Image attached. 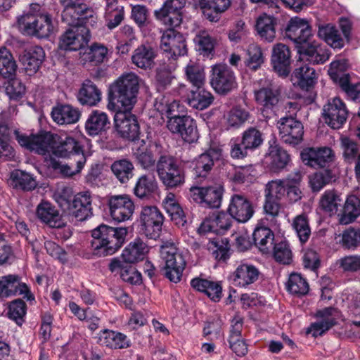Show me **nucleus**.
<instances>
[{
    "mask_svg": "<svg viewBox=\"0 0 360 360\" xmlns=\"http://www.w3.org/2000/svg\"><path fill=\"white\" fill-rule=\"evenodd\" d=\"M157 188L158 184L155 178L144 174L138 179L134 188V193L138 198L142 199L152 195Z\"/></svg>",
    "mask_w": 360,
    "mask_h": 360,
    "instance_id": "3c124183",
    "label": "nucleus"
},
{
    "mask_svg": "<svg viewBox=\"0 0 360 360\" xmlns=\"http://www.w3.org/2000/svg\"><path fill=\"white\" fill-rule=\"evenodd\" d=\"M360 215V200L352 195L347 198L339 221L342 224H348L354 221Z\"/></svg>",
    "mask_w": 360,
    "mask_h": 360,
    "instance_id": "09e8293b",
    "label": "nucleus"
},
{
    "mask_svg": "<svg viewBox=\"0 0 360 360\" xmlns=\"http://www.w3.org/2000/svg\"><path fill=\"white\" fill-rule=\"evenodd\" d=\"M155 56V52L153 47L150 45L142 44L134 50L131 60L138 68L146 70L153 66Z\"/></svg>",
    "mask_w": 360,
    "mask_h": 360,
    "instance_id": "ea45409f",
    "label": "nucleus"
},
{
    "mask_svg": "<svg viewBox=\"0 0 360 360\" xmlns=\"http://www.w3.org/2000/svg\"><path fill=\"white\" fill-rule=\"evenodd\" d=\"M22 296L27 302L35 301L29 285L22 281L18 274H8L0 277V299Z\"/></svg>",
    "mask_w": 360,
    "mask_h": 360,
    "instance_id": "9d476101",
    "label": "nucleus"
},
{
    "mask_svg": "<svg viewBox=\"0 0 360 360\" xmlns=\"http://www.w3.org/2000/svg\"><path fill=\"white\" fill-rule=\"evenodd\" d=\"M164 219L157 207H143L140 214L139 232L148 238L156 240L160 236Z\"/></svg>",
    "mask_w": 360,
    "mask_h": 360,
    "instance_id": "9b49d317",
    "label": "nucleus"
},
{
    "mask_svg": "<svg viewBox=\"0 0 360 360\" xmlns=\"http://www.w3.org/2000/svg\"><path fill=\"white\" fill-rule=\"evenodd\" d=\"M164 209L171 219L178 226H184L186 222L184 212L172 193H169L162 201Z\"/></svg>",
    "mask_w": 360,
    "mask_h": 360,
    "instance_id": "58836bf2",
    "label": "nucleus"
},
{
    "mask_svg": "<svg viewBox=\"0 0 360 360\" xmlns=\"http://www.w3.org/2000/svg\"><path fill=\"white\" fill-rule=\"evenodd\" d=\"M292 226L301 243H305L311 235V229L307 217L304 214L297 216L292 221Z\"/></svg>",
    "mask_w": 360,
    "mask_h": 360,
    "instance_id": "13d9d810",
    "label": "nucleus"
},
{
    "mask_svg": "<svg viewBox=\"0 0 360 360\" xmlns=\"http://www.w3.org/2000/svg\"><path fill=\"white\" fill-rule=\"evenodd\" d=\"M340 244L346 249L355 250L360 245V229L350 227L345 230Z\"/></svg>",
    "mask_w": 360,
    "mask_h": 360,
    "instance_id": "680f3d73",
    "label": "nucleus"
},
{
    "mask_svg": "<svg viewBox=\"0 0 360 360\" xmlns=\"http://www.w3.org/2000/svg\"><path fill=\"white\" fill-rule=\"evenodd\" d=\"M110 122L108 115L101 110H94L85 122V131L90 136L101 134L110 128Z\"/></svg>",
    "mask_w": 360,
    "mask_h": 360,
    "instance_id": "c756f323",
    "label": "nucleus"
},
{
    "mask_svg": "<svg viewBox=\"0 0 360 360\" xmlns=\"http://www.w3.org/2000/svg\"><path fill=\"white\" fill-rule=\"evenodd\" d=\"M285 34L296 44L300 60L312 64L323 63L328 60V51L325 47L315 41L310 42L311 28L307 20L292 18L285 29Z\"/></svg>",
    "mask_w": 360,
    "mask_h": 360,
    "instance_id": "20e7f679",
    "label": "nucleus"
},
{
    "mask_svg": "<svg viewBox=\"0 0 360 360\" xmlns=\"http://www.w3.org/2000/svg\"><path fill=\"white\" fill-rule=\"evenodd\" d=\"M108 206L111 217L118 222L130 219L134 211V204L127 195H115L109 197Z\"/></svg>",
    "mask_w": 360,
    "mask_h": 360,
    "instance_id": "aec40b11",
    "label": "nucleus"
},
{
    "mask_svg": "<svg viewBox=\"0 0 360 360\" xmlns=\"http://www.w3.org/2000/svg\"><path fill=\"white\" fill-rule=\"evenodd\" d=\"M108 54V49L103 45L95 44L87 48L82 55V60L94 65L103 63Z\"/></svg>",
    "mask_w": 360,
    "mask_h": 360,
    "instance_id": "864d4df0",
    "label": "nucleus"
},
{
    "mask_svg": "<svg viewBox=\"0 0 360 360\" xmlns=\"http://www.w3.org/2000/svg\"><path fill=\"white\" fill-rule=\"evenodd\" d=\"M255 244L261 252L267 253L270 251L274 244V235L268 227L258 226L252 234Z\"/></svg>",
    "mask_w": 360,
    "mask_h": 360,
    "instance_id": "49530a36",
    "label": "nucleus"
},
{
    "mask_svg": "<svg viewBox=\"0 0 360 360\" xmlns=\"http://www.w3.org/2000/svg\"><path fill=\"white\" fill-rule=\"evenodd\" d=\"M68 213L77 221H84L93 215L92 198L89 191H82L75 195Z\"/></svg>",
    "mask_w": 360,
    "mask_h": 360,
    "instance_id": "b1692460",
    "label": "nucleus"
},
{
    "mask_svg": "<svg viewBox=\"0 0 360 360\" xmlns=\"http://www.w3.org/2000/svg\"><path fill=\"white\" fill-rule=\"evenodd\" d=\"M109 269L112 272L120 274L121 278L130 284L139 285L142 282V276L131 264H124L119 258H114L109 265Z\"/></svg>",
    "mask_w": 360,
    "mask_h": 360,
    "instance_id": "473e14b6",
    "label": "nucleus"
},
{
    "mask_svg": "<svg viewBox=\"0 0 360 360\" xmlns=\"http://www.w3.org/2000/svg\"><path fill=\"white\" fill-rule=\"evenodd\" d=\"M274 257L281 264H289L292 262V254L287 241H281L274 246Z\"/></svg>",
    "mask_w": 360,
    "mask_h": 360,
    "instance_id": "e2e57ef3",
    "label": "nucleus"
},
{
    "mask_svg": "<svg viewBox=\"0 0 360 360\" xmlns=\"http://www.w3.org/2000/svg\"><path fill=\"white\" fill-rule=\"evenodd\" d=\"M160 180L168 188L181 186L185 182V174L176 159L169 155H161L156 164Z\"/></svg>",
    "mask_w": 360,
    "mask_h": 360,
    "instance_id": "423d86ee",
    "label": "nucleus"
},
{
    "mask_svg": "<svg viewBox=\"0 0 360 360\" xmlns=\"http://www.w3.org/2000/svg\"><path fill=\"white\" fill-rule=\"evenodd\" d=\"M231 5V0H198V6L202 11L206 18L213 22L217 20V16L209 12L212 11L215 13L224 12Z\"/></svg>",
    "mask_w": 360,
    "mask_h": 360,
    "instance_id": "79ce46f5",
    "label": "nucleus"
},
{
    "mask_svg": "<svg viewBox=\"0 0 360 360\" xmlns=\"http://www.w3.org/2000/svg\"><path fill=\"white\" fill-rule=\"evenodd\" d=\"M259 269L255 265L241 262L232 273L231 278L235 286L248 288L259 279Z\"/></svg>",
    "mask_w": 360,
    "mask_h": 360,
    "instance_id": "393cba45",
    "label": "nucleus"
},
{
    "mask_svg": "<svg viewBox=\"0 0 360 360\" xmlns=\"http://www.w3.org/2000/svg\"><path fill=\"white\" fill-rule=\"evenodd\" d=\"M185 0H166L155 15L166 25L176 27L181 22V10L185 6Z\"/></svg>",
    "mask_w": 360,
    "mask_h": 360,
    "instance_id": "5701e85b",
    "label": "nucleus"
},
{
    "mask_svg": "<svg viewBox=\"0 0 360 360\" xmlns=\"http://www.w3.org/2000/svg\"><path fill=\"white\" fill-rule=\"evenodd\" d=\"M140 79L137 75L129 72L122 75L110 85L108 109L115 111V129L123 139L139 140L140 127L136 117L131 110L136 103Z\"/></svg>",
    "mask_w": 360,
    "mask_h": 360,
    "instance_id": "f257e3e1",
    "label": "nucleus"
},
{
    "mask_svg": "<svg viewBox=\"0 0 360 360\" xmlns=\"http://www.w3.org/2000/svg\"><path fill=\"white\" fill-rule=\"evenodd\" d=\"M322 115L325 122L330 127L338 129L346 122L349 110L342 99L334 97L323 105Z\"/></svg>",
    "mask_w": 360,
    "mask_h": 360,
    "instance_id": "f3484780",
    "label": "nucleus"
},
{
    "mask_svg": "<svg viewBox=\"0 0 360 360\" xmlns=\"http://www.w3.org/2000/svg\"><path fill=\"white\" fill-rule=\"evenodd\" d=\"M256 102L266 109L272 110L278 103L279 91L271 86L262 87L255 91Z\"/></svg>",
    "mask_w": 360,
    "mask_h": 360,
    "instance_id": "37998d69",
    "label": "nucleus"
},
{
    "mask_svg": "<svg viewBox=\"0 0 360 360\" xmlns=\"http://www.w3.org/2000/svg\"><path fill=\"white\" fill-rule=\"evenodd\" d=\"M160 49L169 60H176L187 53L184 35L174 28L166 30L160 39Z\"/></svg>",
    "mask_w": 360,
    "mask_h": 360,
    "instance_id": "4468645a",
    "label": "nucleus"
},
{
    "mask_svg": "<svg viewBox=\"0 0 360 360\" xmlns=\"http://www.w3.org/2000/svg\"><path fill=\"white\" fill-rule=\"evenodd\" d=\"M271 63L274 70L281 76L286 77L290 71V51L283 44H276L272 50Z\"/></svg>",
    "mask_w": 360,
    "mask_h": 360,
    "instance_id": "cd10ccee",
    "label": "nucleus"
},
{
    "mask_svg": "<svg viewBox=\"0 0 360 360\" xmlns=\"http://www.w3.org/2000/svg\"><path fill=\"white\" fill-rule=\"evenodd\" d=\"M222 156V150L218 146H212L204 153L195 157L191 167L195 178L207 179L213 171L215 163Z\"/></svg>",
    "mask_w": 360,
    "mask_h": 360,
    "instance_id": "2eb2a0df",
    "label": "nucleus"
},
{
    "mask_svg": "<svg viewBox=\"0 0 360 360\" xmlns=\"http://www.w3.org/2000/svg\"><path fill=\"white\" fill-rule=\"evenodd\" d=\"M160 257L165 262V276L172 282L180 281L186 262L175 244L170 241L164 242L160 246Z\"/></svg>",
    "mask_w": 360,
    "mask_h": 360,
    "instance_id": "0eeeda50",
    "label": "nucleus"
},
{
    "mask_svg": "<svg viewBox=\"0 0 360 360\" xmlns=\"http://www.w3.org/2000/svg\"><path fill=\"white\" fill-rule=\"evenodd\" d=\"M265 196L278 200H287L288 202H295L301 198V191L299 188L288 186L283 179H276L269 181L265 187Z\"/></svg>",
    "mask_w": 360,
    "mask_h": 360,
    "instance_id": "6ab92c4d",
    "label": "nucleus"
},
{
    "mask_svg": "<svg viewBox=\"0 0 360 360\" xmlns=\"http://www.w3.org/2000/svg\"><path fill=\"white\" fill-rule=\"evenodd\" d=\"M228 212L237 221L245 223L254 214V209L251 202L241 195H233L231 197Z\"/></svg>",
    "mask_w": 360,
    "mask_h": 360,
    "instance_id": "a878e982",
    "label": "nucleus"
},
{
    "mask_svg": "<svg viewBox=\"0 0 360 360\" xmlns=\"http://www.w3.org/2000/svg\"><path fill=\"white\" fill-rule=\"evenodd\" d=\"M339 27L343 37L335 27L330 24L320 26L318 31V36L334 49H341L345 46V41L349 40L352 22L347 18H340Z\"/></svg>",
    "mask_w": 360,
    "mask_h": 360,
    "instance_id": "f8f14e48",
    "label": "nucleus"
},
{
    "mask_svg": "<svg viewBox=\"0 0 360 360\" xmlns=\"http://www.w3.org/2000/svg\"><path fill=\"white\" fill-rule=\"evenodd\" d=\"M269 158L270 167L274 171L283 169L290 162V155L288 152L278 145H270Z\"/></svg>",
    "mask_w": 360,
    "mask_h": 360,
    "instance_id": "de8ad7c7",
    "label": "nucleus"
},
{
    "mask_svg": "<svg viewBox=\"0 0 360 360\" xmlns=\"http://www.w3.org/2000/svg\"><path fill=\"white\" fill-rule=\"evenodd\" d=\"M99 342L111 349H124L130 346L131 342L124 334L105 329L99 336Z\"/></svg>",
    "mask_w": 360,
    "mask_h": 360,
    "instance_id": "4c0bfd02",
    "label": "nucleus"
},
{
    "mask_svg": "<svg viewBox=\"0 0 360 360\" xmlns=\"http://www.w3.org/2000/svg\"><path fill=\"white\" fill-rule=\"evenodd\" d=\"M210 84L219 94L226 95L238 86L235 72L226 64H217L212 67Z\"/></svg>",
    "mask_w": 360,
    "mask_h": 360,
    "instance_id": "ddd939ff",
    "label": "nucleus"
},
{
    "mask_svg": "<svg viewBox=\"0 0 360 360\" xmlns=\"http://www.w3.org/2000/svg\"><path fill=\"white\" fill-rule=\"evenodd\" d=\"M240 140L251 152L258 148L264 141L262 132L252 127L243 131Z\"/></svg>",
    "mask_w": 360,
    "mask_h": 360,
    "instance_id": "4d7b16f0",
    "label": "nucleus"
},
{
    "mask_svg": "<svg viewBox=\"0 0 360 360\" xmlns=\"http://www.w3.org/2000/svg\"><path fill=\"white\" fill-rule=\"evenodd\" d=\"M27 312V305L21 299L12 301L8 306V316L14 321L17 325L22 326L24 323V317Z\"/></svg>",
    "mask_w": 360,
    "mask_h": 360,
    "instance_id": "bf43d9fd",
    "label": "nucleus"
},
{
    "mask_svg": "<svg viewBox=\"0 0 360 360\" xmlns=\"http://www.w3.org/2000/svg\"><path fill=\"white\" fill-rule=\"evenodd\" d=\"M79 110L71 105H58L53 108L51 117L58 124H70L76 123L80 117Z\"/></svg>",
    "mask_w": 360,
    "mask_h": 360,
    "instance_id": "c9c22d12",
    "label": "nucleus"
},
{
    "mask_svg": "<svg viewBox=\"0 0 360 360\" xmlns=\"http://www.w3.org/2000/svg\"><path fill=\"white\" fill-rule=\"evenodd\" d=\"M168 129L173 134L179 135L187 143H192L198 139L196 122L188 115H172L167 123Z\"/></svg>",
    "mask_w": 360,
    "mask_h": 360,
    "instance_id": "dca6fc26",
    "label": "nucleus"
},
{
    "mask_svg": "<svg viewBox=\"0 0 360 360\" xmlns=\"http://www.w3.org/2000/svg\"><path fill=\"white\" fill-rule=\"evenodd\" d=\"M338 314V309L333 307L317 311L316 316L318 320L310 325L307 333L311 334L314 337L322 335L336 324Z\"/></svg>",
    "mask_w": 360,
    "mask_h": 360,
    "instance_id": "4be33fe9",
    "label": "nucleus"
},
{
    "mask_svg": "<svg viewBox=\"0 0 360 360\" xmlns=\"http://www.w3.org/2000/svg\"><path fill=\"white\" fill-rule=\"evenodd\" d=\"M334 153L329 147L307 148L301 152L303 162L313 168L328 167L334 160Z\"/></svg>",
    "mask_w": 360,
    "mask_h": 360,
    "instance_id": "412c9836",
    "label": "nucleus"
},
{
    "mask_svg": "<svg viewBox=\"0 0 360 360\" xmlns=\"http://www.w3.org/2000/svg\"><path fill=\"white\" fill-rule=\"evenodd\" d=\"M212 255L218 261L226 262L230 257V246L226 239L216 240L212 242Z\"/></svg>",
    "mask_w": 360,
    "mask_h": 360,
    "instance_id": "69168bd1",
    "label": "nucleus"
},
{
    "mask_svg": "<svg viewBox=\"0 0 360 360\" xmlns=\"http://www.w3.org/2000/svg\"><path fill=\"white\" fill-rule=\"evenodd\" d=\"M291 80L294 86L311 91L316 83L317 74L313 68L304 64L295 69L291 75Z\"/></svg>",
    "mask_w": 360,
    "mask_h": 360,
    "instance_id": "c85d7f7f",
    "label": "nucleus"
},
{
    "mask_svg": "<svg viewBox=\"0 0 360 360\" xmlns=\"http://www.w3.org/2000/svg\"><path fill=\"white\" fill-rule=\"evenodd\" d=\"M249 117V112L245 109L236 106L227 115V123L232 127H239L243 124Z\"/></svg>",
    "mask_w": 360,
    "mask_h": 360,
    "instance_id": "0e129e2a",
    "label": "nucleus"
},
{
    "mask_svg": "<svg viewBox=\"0 0 360 360\" xmlns=\"http://www.w3.org/2000/svg\"><path fill=\"white\" fill-rule=\"evenodd\" d=\"M212 217L216 228L217 234H224L228 231L231 228L234 219L229 213L223 212Z\"/></svg>",
    "mask_w": 360,
    "mask_h": 360,
    "instance_id": "774afa93",
    "label": "nucleus"
},
{
    "mask_svg": "<svg viewBox=\"0 0 360 360\" xmlns=\"http://www.w3.org/2000/svg\"><path fill=\"white\" fill-rule=\"evenodd\" d=\"M276 18L266 13L260 15L257 20L256 30L262 39L272 42L276 37Z\"/></svg>",
    "mask_w": 360,
    "mask_h": 360,
    "instance_id": "a19ab883",
    "label": "nucleus"
},
{
    "mask_svg": "<svg viewBox=\"0 0 360 360\" xmlns=\"http://www.w3.org/2000/svg\"><path fill=\"white\" fill-rule=\"evenodd\" d=\"M224 188L220 184L208 186H192L188 197L191 202L204 208H218L221 206Z\"/></svg>",
    "mask_w": 360,
    "mask_h": 360,
    "instance_id": "1a4fd4ad",
    "label": "nucleus"
},
{
    "mask_svg": "<svg viewBox=\"0 0 360 360\" xmlns=\"http://www.w3.org/2000/svg\"><path fill=\"white\" fill-rule=\"evenodd\" d=\"M193 40L204 56H209L214 51V41L207 32H200Z\"/></svg>",
    "mask_w": 360,
    "mask_h": 360,
    "instance_id": "052dcab7",
    "label": "nucleus"
},
{
    "mask_svg": "<svg viewBox=\"0 0 360 360\" xmlns=\"http://www.w3.org/2000/svg\"><path fill=\"white\" fill-rule=\"evenodd\" d=\"M342 202V199L338 191L333 189L326 190L320 198L319 206L323 211L332 216L337 213Z\"/></svg>",
    "mask_w": 360,
    "mask_h": 360,
    "instance_id": "a18cd8bd",
    "label": "nucleus"
},
{
    "mask_svg": "<svg viewBox=\"0 0 360 360\" xmlns=\"http://www.w3.org/2000/svg\"><path fill=\"white\" fill-rule=\"evenodd\" d=\"M38 219L52 228H60L64 224L58 210L48 201H41L37 207Z\"/></svg>",
    "mask_w": 360,
    "mask_h": 360,
    "instance_id": "2f4dec72",
    "label": "nucleus"
},
{
    "mask_svg": "<svg viewBox=\"0 0 360 360\" xmlns=\"http://www.w3.org/2000/svg\"><path fill=\"white\" fill-rule=\"evenodd\" d=\"M74 196L72 189L65 186L55 193L54 199L63 210L68 211L73 201Z\"/></svg>",
    "mask_w": 360,
    "mask_h": 360,
    "instance_id": "338daca9",
    "label": "nucleus"
},
{
    "mask_svg": "<svg viewBox=\"0 0 360 360\" xmlns=\"http://www.w3.org/2000/svg\"><path fill=\"white\" fill-rule=\"evenodd\" d=\"M77 100L82 105L95 106L101 100V91L91 80H85L79 89Z\"/></svg>",
    "mask_w": 360,
    "mask_h": 360,
    "instance_id": "f704fd0d",
    "label": "nucleus"
},
{
    "mask_svg": "<svg viewBox=\"0 0 360 360\" xmlns=\"http://www.w3.org/2000/svg\"><path fill=\"white\" fill-rule=\"evenodd\" d=\"M14 133L18 143L32 152L43 155L51 152L63 158L72 157L77 165V172H80L86 163L81 146L72 137H65L57 146L59 137L51 132L27 135L15 130Z\"/></svg>",
    "mask_w": 360,
    "mask_h": 360,
    "instance_id": "7ed1b4c3",
    "label": "nucleus"
},
{
    "mask_svg": "<svg viewBox=\"0 0 360 360\" xmlns=\"http://www.w3.org/2000/svg\"><path fill=\"white\" fill-rule=\"evenodd\" d=\"M16 26L22 35L35 37L38 39L48 38L54 32L53 22L47 21V18L44 17L38 18L33 15H18Z\"/></svg>",
    "mask_w": 360,
    "mask_h": 360,
    "instance_id": "6e6552de",
    "label": "nucleus"
},
{
    "mask_svg": "<svg viewBox=\"0 0 360 360\" xmlns=\"http://www.w3.org/2000/svg\"><path fill=\"white\" fill-rule=\"evenodd\" d=\"M191 285L197 291L205 293L212 302H218L222 297L220 281L196 277L191 281Z\"/></svg>",
    "mask_w": 360,
    "mask_h": 360,
    "instance_id": "7c9ffc66",
    "label": "nucleus"
},
{
    "mask_svg": "<svg viewBox=\"0 0 360 360\" xmlns=\"http://www.w3.org/2000/svg\"><path fill=\"white\" fill-rule=\"evenodd\" d=\"M111 171L121 184L127 183L134 176L133 163L127 158L117 160L110 166Z\"/></svg>",
    "mask_w": 360,
    "mask_h": 360,
    "instance_id": "c03bdc74",
    "label": "nucleus"
},
{
    "mask_svg": "<svg viewBox=\"0 0 360 360\" xmlns=\"http://www.w3.org/2000/svg\"><path fill=\"white\" fill-rule=\"evenodd\" d=\"M11 184L13 188L23 191H32L35 188L37 183L29 173L15 170L11 174Z\"/></svg>",
    "mask_w": 360,
    "mask_h": 360,
    "instance_id": "603ef678",
    "label": "nucleus"
},
{
    "mask_svg": "<svg viewBox=\"0 0 360 360\" xmlns=\"http://www.w3.org/2000/svg\"><path fill=\"white\" fill-rule=\"evenodd\" d=\"M45 59V52L39 46H31L20 56V61L26 73L32 75L36 73Z\"/></svg>",
    "mask_w": 360,
    "mask_h": 360,
    "instance_id": "bb28decb",
    "label": "nucleus"
},
{
    "mask_svg": "<svg viewBox=\"0 0 360 360\" xmlns=\"http://www.w3.org/2000/svg\"><path fill=\"white\" fill-rule=\"evenodd\" d=\"M278 128L281 140L289 145L300 144L304 135V127L301 122L292 117H284L278 121Z\"/></svg>",
    "mask_w": 360,
    "mask_h": 360,
    "instance_id": "a211bd4d",
    "label": "nucleus"
},
{
    "mask_svg": "<svg viewBox=\"0 0 360 360\" xmlns=\"http://www.w3.org/2000/svg\"><path fill=\"white\" fill-rule=\"evenodd\" d=\"M63 6V22L70 27L60 37L59 47L65 51H77L90 40L87 25L91 18L94 21L93 11L84 3V0H59Z\"/></svg>",
    "mask_w": 360,
    "mask_h": 360,
    "instance_id": "f03ea898",
    "label": "nucleus"
},
{
    "mask_svg": "<svg viewBox=\"0 0 360 360\" xmlns=\"http://www.w3.org/2000/svg\"><path fill=\"white\" fill-rule=\"evenodd\" d=\"M147 252L148 247L146 243L140 239H136L123 250L120 259L124 264H131L143 259Z\"/></svg>",
    "mask_w": 360,
    "mask_h": 360,
    "instance_id": "e433bc0d",
    "label": "nucleus"
},
{
    "mask_svg": "<svg viewBox=\"0 0 360 360\" xmlns=\"http://www.w3.org/2000/svg\"><path fill=\"white\" fill-rule=\"evenodd\" d=\"M15 61L5 47L0 49V75L4 78L11 77L16 70Z\"/></svg>",
    "mask_w": 360,
    "mask_h": 360,
    "instance_id": "6e6d98bb",
    "label": "nucleus"
},
{
    "mask_svg": "<svg viewBox=\"0 0 360 360\" xmlns=\"http://www.w3.org/2000/svg\"><path fill=\"white\" fill-rule=\"evenodd\" d=\"M286 288L290 293L302 296L308 293L309 286L307 280L301 274L292 273L289 276Z\"/></svg>",
    "mask_w": 360,
    "mask_h": 360,
    "instance_id": "5fc2aeb1",
    "label": "nucleus"
},
{
    "mask_svg": "<svg viewBox=\"0 0 360 360\" xmlns=\"http://www.w3.org/2000/svg\"><path fill=\"white\" fill-rule=\"evenodd\" d=\"M185 75L187 80L194 87H200L205 84V72L200 63L190 60L185 67Z\"/></svg>",
    "mask_w": 360,
    "mask_h": 360,
    "instance_id": "8fccbe9b",
    "label": "nucleus"
},
{
    "mask_svg": "<svg viewBox=\"0 0 360 360\" xmlns=\"http://www.w3.org/2000/svg\"><path fill=\"white\" fill-rule=\"evenodd\" d=\"M127 229L125 227L114 228L101 224L91 231V247L97 257H106L115 254L124 244Z\"/></svg>",
    "mask_w": 360,
    "mask_h": 360,
    "instance_id": "39448f33",
    "label": "nucleus"
},
{
    "mask_svg": "<svg viewBox=\"0 0 360 360\" xmlns=\"http://www.w3.org/2000/svg\"><path fill=\"white\" fill-rule=\"evenodd\" d=\"M188 93L186 101L188 105L193 109L203 110L209 108L214 101V96L209 91L204 88L194 87Z\"/></svg>",
    "mask_w": 360,
    "mask_h": 360,
    "instance_id": "72a5a7b5",
    "label": "nucleus"
}]
</instances>
